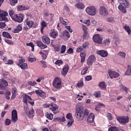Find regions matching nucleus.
<instances>
[{
    "label": "nucleus",
    "instance_id": "obj_1",
    "mask_svg": "<svg viewBox=\"0 0 131 131\" xmlns=\"http://www.w3.org/2000/svg\"><path fill=\"white\" fill-rule=\"evenodd\" d=\"M120 5L118 8L121 13L123 14H126L127 11L126 10V7L129 6V2L127 0H118Z\"/></svg>",
    "mask_w": 131,
    "mask_h": 131
},
{
    "label": "nucleus",
    "instance_id": "obj_2",
    "mask_svg": "<svg viewBox=\"0 0 131 131\" xmlns=\"http://www.w3.org/2000/svg\"><path fill=\"white\" fill-rule=\"evenodd\" d=\"M75 115L79 121H81L84 119L83 115V107L81 105H79L76 107Z\"/></svg>",
    "mask_w": 131,
    "mask_h": 131
},
{
    "label": "nucleus",
    "instance_id": "obj_3",
    "mask_svg": "<svg viewBox=\"0 0 131 131\" xmlns=\"http://www.w3.org/2000/svg\"><path fill=\"white\" fill-rule=\"evenodd\" d=\"M53 85L56 90H60L62 86L61 79L58 77H55L53 82Z\"/></svg>",
    "mask_w": 131,
    "mask_h": 131
},
{
    "label": "nucleus",
    "instance_id": "obj_4",
    "mask_svg": "<svg viewBox=\"0 0 131 131\" xmlns=\"http://www.w3.org/2000/svg\"><path fill=\"white\" fill-rule=\"evenodd\" d=\"M86 13L90 16H95L97 14V9L95 6L87 7L85 9Z\"/></svg>",
    "mask_w": 131,
    "mask_h": 131
},
{
    "label": "nucleus",
    "instance_id": "obj_5",
    "mask_svg": "<svg viewBox=\"0 0 131 131\" xmlns=\"http://www.w3.org/2000/svg\"><path fill=\"white\" fill-rule=\"evenodd\" d=\"M24 110L25 113L29 118H32V117L34 116V110H33L32 108H31V110H29L28 106H27L24 107Z\"/></svg>",
    "mask_w": 131,
    "mask_h": 131
},
{
    "label": "nucleus",
    "instance_id": "obj_6",
    "mask_svg": "<svg viewBox=\"0 0 131 131\" xmlns=\"http://www.w3.org/2000/svg\"><path fill=\"white\" fill-rule=\"evenodd\" d=\"M117 119L121 124L124 125L126 124L129 120L128 117L126 116L118 117Z\"/></svg>",
    "mask_w": 131,
    "mask_h": 131
},
{
    "label": "nucleus",
    "instance_id": "obj_7",
    "mask_svg": "<svg viewBox=\"0 0 131 131\" xmlns=\"http://www.w3.org/2000/svg\"><path fill=\"white\" fill-rule=\"evenodd\" d=\"M50 110H52V111H53V113L54 114H56V113H57V111H58V110L59 109V106H54V105H53V104H51L50 105V104H45L43 105V107L44 108H49V107H50Z\"/></svg>",
    "mask_w": 131,
    "mask_h": 131
},
{
    "label": "nucleus",
    "instance_id": "obj_8",
    "mask_svg": "<svg viewBox=\"0 0 131 131\" xmlns=\"http://www.w3.org/2000/svg\"><path fill=\"white\" fill-rule=\"evenodd\" d=\"M99 13V15H100V16H102V17H105L109 14V12L107 10V9H106L104 6H101L100 7Z\"/></svg>",
    "mask_w": 131,
    "mask_h": 131
},
{
    "label": "nucleus",
    "instance_id": "obj_9",
    "mask_svg": "<svg viewBox=\"0 0 131 131\" xmlns=\"http://www.w3.org/2000/svg\"><path fill=\"white\" fill-rule=\"evenodd\" d=\"M24 19V14H16L14 16V17L12 20H14L16 22H18V23H21L23 22V19Z\"/></svg>",
    "mask_w": 131,
    "mask_h": 131
},
{
    "label": "nucleus",
    "instance_id": "obj_10",
    "mask_svg": "<svg viewBox=\"0 0 131 131\" xmlns=\"http://www.w3.org/2000/svg\"><path fill=\"white\" fill-rule=\"evenodd\" d=\"M9 14L6 11L0 10V21H8V18L6 17Z\"/></svg>",
    "mask_w": 131,
    "mask_h": 131
},
{
    "label": "nucleus",
    "instance_id": "obj_11",
    "mask_svg": "<svg viewBox=\"0 0 131 131\" xmlns=\"http://www.w3.org/2000/svg\"><path fill=\"white\" fill-rule=\"evenodd\" d=\"M96 61V56L94 55H92L88 58L87 60V64L88 66H92L94 63Z\"/></svg>",
    "mask_w": 131,
    "mask_h": 131
},
{
    "label": "nucleus",
    "instance_id": "obj_12",
    "mask_svg": "<svg viewBox=\"0 0 131 131\" xmlns=\"http://www.w3.org/2000/svg\"><path fill=\"white\" fill-rule=\"evenodd\" d=\"M93 40L96 43H102L103 38L98 34L93 36Z\"/></svg>",
    "mask_w": 131,
    "mask_h": 131
},
{
    "label": "nucleus",
    "instance_id": "obj_13",
    "mask_svg": "<svg viewBox=\"0 0 131 131\" xmlns=\"http://www.w3.org/2000/svg\"><path fill=\"white\" fill-rule=\"evenodd\" d=\"M8 86V81L4 79H1L0 80V90L4 91L6 90Z\"/></svg>",
    "mask_w": 131,
    "mask_h": 131
},
{
    "label": "nucleus",
    "instance_id": "obj_14",
    "mask_svg": "<svg viewBox=\"0 0 131 131\" xmlns=\"http://www.w3.org/2000/svg\"><path fill=\"white\" fill-rule=\"evenodd\" d=\"M27 16L28 17L25 20V23L29 28H31V27L34 25V22H33V20H31L30 18H29V17H31V15H27Z\"/></svg>",
    "mask_w": 131,
    "mask_h": 131
},
{
    "label": "nucleus",
    "instance_id": "obj_15",
    "mask_svg": "<svg viewBox=\"0 0 131 131\" xmlns=\"http://www.w3.org/2000/svg\"><path fill=\"white\" fill-rule=\"evenodd\" d=\"M17 120H18L17 111L16 110H14L12 111L11 121H12V122H16Z\"/></svg>",
    "mask_w": 131,
    "mask_h": 131
},
{
    "label": "nucleus",
    "instance_id": "obj_16",
    "mask_svg": "<svg viewBox=\"0 0 131 131\" xmlns=\"http://www.w3.org/2000/svg\"><path fill=\"white\" fill-rule=\"evenodd\" d=\"M108 75L111 78H117L119 76V73L112 71H108Z\"/></svg>",
    "mask_w": 131,
    "mask_h": 131
},
{
    "label": "nucleus",
    "instance_id": "obj_17",
    "mask_svg": "<svg viewBox=\"0 0 131 131\" xmlns=\"http://www.w3.org/2000/svg\"><path fill=\"white\" fill-rule=\"evenodd\" d=\"M42 41L43 43L46 45H50L51 43V39L50 38L47 36H43L42 37Z\"/></svg>",
    "mask_w": 131,
    "mask_h": 131
},
{
    "label": "nucleus",
    "instance_id": "obj_18",
    "mask_svg": "<svg viewBox=\"0 0 131 131\" xmlns=\"http://www.w3.org/2000/svg\"><path fill=\"white\" fill-rule=\"evenodd\" d=\"M97 54L103 57H107V56H108V52L105 50L97 51Z\"/></svg>",
    "mask_w": 131,
    "mask_h": 131
},
{
    "label": "nucleus",
    "instance_id": "obj_19",
    "mask_svg": "<svg viewBox=\"0 0 131 131\" xmlns=\"http://www.w3.org/2000/svg\"><path fill=\"white\" fill-rule=\"evenodd\" d=\"M69 70V67H68V66L67 65L64 66L61 72L62 75H63V76H66V74L68 73Z\"/></svg>",
    "mask_w": 131,
    "mask_h": 131
},
{
    "label": "nucleus",
    "instance_id": "obj_20",
    "mask_svg": "<svg viewBox=\"0 0 131 131\" xmlns=\"http://www.w3.org/2000/svg\"><path fill=\"white\" fill-rule=\"evenodd\" d=\"M40 32L42 33H43V29H45V27H47V25H48V24L46 21L42 20L40 23Z\"/></svg>",
    "mask_w": 131,
    "mask_h": 131
},
{
    "label": "nucleus",
    "instance_id": "obj_21",
    "mask_svg": "<svg viewBox=\"0 0 131 131\" xmlns=\"http://www.w3.org/2000/svg\"><path fill=\"white\" fill-rule=\"evenodd\" d=\"M95 119V115L93 114H90L88 118L87 119V121L89 123H92V122H94V120Z\"/></svg>",
    "mask_w": 131,
    "mask_h": 131
},
{
    "label": "nucleus",
    "instance_id": "obj_22",
    "mask_svg": "<svg viewBox=\"0 0 131 131\" xmlns=\"http://www.w3.org/2000/svg\"><path fill=\"white\" fill-rule=\"evenodd\" d=\"M36 44L37 47H39V48H40V49H42V50L47 49V48H48V46L43 44L41 41H37Z\"/></svg>",
    "mask_w": 131,
    "mask_h": 131
},
{
    "label": "nucleus",
    "instance_id": "obj_23",
    "mask_svg": "<svg viewBox=\"0 0 131 131\" xmlns=\"http://www.w3.org/2000/svg\"><path fill=\"white\" fill-rule=\"evenodd\" d=\"M29 100H32V99H31V97H29V96L28 95H25V96L23 98V102L24 103H25V104H28V103H29Z\"/></svg>",
    "mask_w": 131,
    "mask_h": 131
},
{
    "label": "nucleus",
    "instance_id": "obj_24",
    "mask_svg": "<svg viewBox=\"0 0 131 131\" xmlns=\"http://www.w3.org/2000/svg\"><path fill=\"white\" fill-rule=\"evenodd\" d=\"M35 93L37 95H38L40 97H41V98H45V97H46V93L42 92V91L41 90H36L35 91Z\"/></svg>",
    "mask_w": 131,
    "mask_h": 131
},
{
    "label": "nucleus",
    "instance_id": "obj_25",
    "mask_svg": "<svg viewBox=\"0 0 131 131\" xmlns=\"http://www.w3.org/2000/svg\"><path fill=\"white\" fill-rule=\"evenodd\" d=\"M21 30H22V26L18 25L16 28L13 30V32H14V33H18V32L21 31Z\"/></svg>",
    "mask_w": 131,
    "mask_h": 131
},
{
    "label": "nucleus",
    "instance_id": "obj_26",
    "mask_svg": "<svg viewBox=\"0 0 131 131\" xmlns=\"http://www.w3.org/2000/svg\"><path fill=\"white\" fill-rule=\"evenodd\" d=\"M83 39H85L88 36H89V34L88 33V28L86 27H84L83 28Z\"/></svg>",
    "mask_w": 131,
    "mask_h": 131
},
{
    "label": "nucleus",
    "instance_id": "obj_27",
    "mask_svg": "<svg viewBox=\"0 0 131 131\" xmlns=\"http://www.w3.org/2000/svg\"><path fill=\"white\" fill-rule=\"evenodd\" d=\"M89 68H90V67H84L81 71V74L82 75H85V74H86V73H88V71H89Z\"/></svg>",
    "mask_w": 131,
    "mask_h": 131
},
{
    "label": "nucleus",
    "instance_id": "obj_28",
    "mask_svg": "<svg viewBox=\"0 0 131 131\" xmlns=\"http://www.w3.org/2000/svg\"><path fill=\"white\" fill-rule=\"evenodd\" d=\"M76 8H77L78 9H79L80 10H82L84 8V5H83L82 3L78 2L76 4Z\"/></svg>",
    "mask_w": 131,
    "mask_h": 131
},
{
    "label": "nucleus",
    "instance_id": "obj_29",
    "mask_svg": "<svg viewBox=\"0 0 131 131\" xmlns=\"http://www.w3.org/2000/svg\"><path fill=\"white\" fill-rule=\"evenodd\" d=\"M2 35L4 37H6V38H9L10 39L12 38V36L8 32H3Z\"/></svg>",
    "mask_w": 131,
    "mask_h": 131
},
{
    "label": "nucleus",
    "instance_id": "obj_30",
    "mask_svg": "<svg viewBox=\"0 0 131 131\" xmlns=\"http://www.w3.org/2000/svg\"><path fill=\"white\" fill-rule=\"evenodd\" d=\"M18 66H19L21 69H24L25 70L28 69V64L26 63H24L21 64H18Z\"/></svg>",
    "mask_w": 131,
    "mask_h": 131
},
{
    "label": "nucleus",
    "instance_id": "obj_31",
    "mask_svg": "<svg viewBox=\"0 0 131 131\" xmlns=\"http://www.w3.org/2000/svg\"><path fill=\"white\" fill-rule=\"evenodd\" d=\"M80 56L81 58V62L83 63L85 61V54L84 53H81Z\"/></svg>",
    "mask_w": 131,
    "mask_h": 131
},
{
    "label": "nucleus",
    "instance_id": "obj_32",
    "mask_svg": "<svg viewBox=\"0 0 131 131\" xmlns=\"http://www.w3.org/2000/svg\"><path fill=\"white\" fill-rule=\"evenodd\" d=\"M46 117L48 119H50V120H52L54 118V114H51V113L49 114V113H47L46 115Z\"/></svg>",
    "mask_w": 131,
    "mask_h": 131
},
{
    "label": "nucleus",
    "instance_id": "obj_33",
    "mask_svg": "<svg viewBox=\"0 0 131 131\" xmlns=\"http://www.w3.org/2000/svg\"><path fill=\"white\" fill-rule=\"evenodd\" d=\"M125 75H131V66L128 65L127 66V69L126 72L125 73Z\"/></svg>",
    "mask_w": 131,
    "mask_h": 131
},
{
    "label": "nucleus",
    "instance_id": "obj_34",
    "mask_svg": "<svg viewBox=\"0 0 131 131\" xmlns=\"http://www.w3.org/2000/svg\"><path fill=\"white\" fill-rule=\"evenodd\" d=\"M77 86L78 88H82L83 86V80L80 79L77 83Z\"/></svg>",
    "mask_w": 131,
    "mask_h": 131
},
{
    "label": "nucleus",
    "instance_id": "obj_35",
    "mask_svg": "<svg viewBox=\"0 0 131 131\" xmlns=\"http://www.w3.org/2000/svg\"><path fill=\"white\" fill-rule=\"evenodd\" d=\"M63 36L64 37H67V38L68 39V38H70V33H69V32L67 31V30H65V31L63 32Z\"/></svg>",
    "mask_w": 131,
    "mask_h": 131
},
{
    "label": "nucleus",
    "instance_id": "obj_36",
    "mask_svg": "<svg viewBox=\"0 0 131 131\" xmlns=\"http://www.w3.org/2000/svg\"><path fill=\"white\" fill-rule=\"evenodd\" d=\"M123 28L127 32L128 34H130L131 33V30L130 27L129 26H124Z\"/></svg>",
    "mask_w": 131,
    "mask_h": 131
},
{
    "label": "nucleus",
    "instance_id": "obj_37",
    "mask_svg": "<svg viewBox=\"0 0 131 131\" xmlns=\"http://www.w3.org/2000/svg\"><path fill=\"white\" fill-rule=\"evenodd\" d=\"M17 3L18 0H9V5H10V6H14Z\"/></svg>",
    "mask_w": 131,
    "mask_h": 131
},
{
    "label": "nucleus",
    "instance_id": "obj_38",
    "mask_svg": "<svg viewBox=\"0 0 131 131\" xmlns=\"http://www.w3.org/2000/svg\"><path fill=\"white\" fill-rule=\"evenodd\" d=\"M110 42H111L110 39L106 38L105 40H103L102 43L104 45V46H109Z\"/></svg>",
    "mask_w": 131,
    "mask_h": 131
},
{
    "label": "nucleus",
    "instance_id": "obj_39",
    "mask_svg": "<svg viewBox=\"0 0 131 131\" xmlns=\"http://www.w3.org/2000/svg\"><path fill=\"white\" fill-rule=\"evenodd\" d=\"M17 11H24L27 10V8L23 6H18L17 8Z\"/></svg>",
    "mask_w": 131,
    "mask_h": 131
},
{
    "label": "nucleus",
    "instance_id": "obj_40",
    "mask_svg": "<svg viewBox=\"0 0 131 131\" xmlns=\"http://www.w3.org/2000/svg\"><path fill=\"white\" fill-rule=\"evenodd\" d=\"M99 86L100 88V89H102L103 90H104V89H106V84H105V82H101L99 84Z\"/></svg>",
    "mask_w": 131,
    "mask_h": 131
},
{
    "label": "nucleus",
    "instance_id": "obj_41",
    "mask_svg": "<svg viewBox=\"0 0 131 131\" xmlns=\"http://www.w3.org/2000/svg\"><path fill=\"white\" fill-rule=\"evenodd\" d=\"M9 15L10 16V17H11L12 20L14 19V18L15 17V16L16 15L14 13V11L13 10H10L9 12Z\"/></svg>",
    "mask_w": 131,
    "mask_h": 131
},
{
    "label": "nucleus",
    "instance_id": "obj_42",
    "mask_svg": "<svg viewBox=\"0 0 131 131\" xmlns=\"http://www.w3.org/2000/svg\"><path fill=\"white\" fill-rule=\"evenodd\" d=\"M64 62L62 60H57L55 61V64L58 65V66H61V65H63Z\"/></svg>",
    "mask_w": 131,
    "mask_h": 131
},
{
    "label": "nucleus",
    "instance_id": "obj_43",
    "mask_svg": "<svg viewBox=\"0 0 131 131\" xmlns=\"http://www.w3.org/2000/svg\"><path fill=\"white\" fill-rule=\"evenodd\" d=\"M58 35V32H52L50 33V36H52L53 38H56Z\"/></svg>",
    "mask_w": 131,
    "mask_h": 131
},
{
    "label": "nucleus",
    "instance_id": "obj_44",
    "mask_svg": "<svg viewBox=\"0 0 131 131\" xmlns=\"http://www.w3.org/2000/svg\"><path fill=\"white\" fill-rule=\"evenodd\" d=\"M26 46L28 47H31L32 48V51H34V44L33 42L27 43Z\"/></svg>",
    "mask_w": 131,
    "mask_h": 131
},
{
    "label": "nucleus",
    "instance_id": "obj_45",
    "mask_svg": "<svg viewBox=\"0 0 131 131\" xmlns=\"http://www.w3.org/2000/svg\"><path fill=\"white\" fill-rule=\"evenodd\" d=\"M60 51L61 54H64V53L66 52V46L64 45L62 46L60 48Z\"/></svg>",
    "mask_w": 131,
    "mask_h": 131
},
{
    "label": "nucleus",
    "instance_id": "obj_46",
    "mask_svg": "<svg viewBox=\"0 0 131 131\" xmlns=\"http://www.w3.org/2000/svg\"><path fill=\"white\" fill-rule=\"evenodd\" d=\"M66 117L68 119H69L70 120H74V119H73V117H72V114H71V113H68L66 115Z\"/></svg>",
    "mask_w": 131,
    "mask_h": 131
},
{
    "label": "nucleus",
    "instance_id": "obj_47",
    "mask_svg": "<svg viewBox=\"0 0 131 131\" xmlns=\"http://www.w3.org/2000/svg\"><path fill=\"white\" fill-rule=\"evenodd\" d=\"M60 21L62 24H63V25H67V20L64 19L63 17L60 18Z\"/></svg>",
    "mask_w": 131,
    "mask_h": 131
},
{
    "label": "nucleus",
    "instance_id": "obj_48",
    "mask_svg": "<svg viewBox=\"0 0 131 131\" xmlns=\"http://www.w3.org/2000/svg\"><path fill=\"white\" fill-rule=\"evenodd\" d=\"M118 55H119V56H120V57H121L123 59H124L125 58V56H126V54H125V53H124L123 52H119L118 53Z\"/></svg>",
    "mask_w": 131,
    "mask_h": 131
},
{
    "label": "nucleus",
    "instance_id": "obj_49",
    "mask_svg": "<svg viewBox=\"0 0 131 131\" xmlns=\"http://www.w3.org/2000/svg\"><path fill=\"white\" fill-rule=\"evenodd\" d=\"M120 88L121 90H122V91H124V92H125L126 93H127V91H128V90L127 89V88H126V86L123 85H121L120 86Z\"/></svg>",
    "mask_w": 131,
    "mask_h": 131
},
{
    "label": "nucleus",
    "instance_id": "obj_50",
    "mask_svg": "<svg viewBox=\"0 0 131 131\" xmlns=\"http://www.w3.org/2000/svg\"><path fill=\"white\" fill-rule=\"evenodd\" d=\"M89 113L90 111L88 110V109H85V110H83V115L84 116V117H85V116H88Z\"/></svg>",
    "mask_w": 131,
    "mask_h": 131
},
{
    "label": "nucleus",
    "instance_id": "obj_51",
    "mask_svg": "<svg viewBox=\"0 0 131 131\" xmlns=\"http://www.w3.org/2000/svg\"><path fill=\"white\" fill-rule=\"evenodd\" d=\"M108 131H119V130L116 127H110L108 128Z\"/></svg>",
    "mask_w": 131,
    "mask_h": 131
},
{
    "label": "nucleus",
    "instance_id": "obj_52",
    "mask_svg": "<svg viewBox=\"0 0 131 131\" xmlns=\"http://www.w3.org/2000/svg\"><path fill=\"white\" fill-rule=\"evenodd\" d=\"M94 95L95 97H96V98H100V97H101V92H95Z\"/></svg>",
    "mask_w": 131,
    "mask_h": 131
},
{
    "label": "nucleus",
    "instance_id": "obj_53",
    "mask_svg": "<svg viewBox=\"0 0 131 131\" xmlns=\"http://www.w3.org/2000/svg\"><path fill=\"white\" fill-rule=\"evenodd\" d=\"M107 2V7H109L110 6H112L113 5V3H114V0H106Z\"/></svg>",
    "mask_w": 131,
    "mask_h": 131
},
{
    "label": "nucleus",
    "instance_id": "obj_54",
    "mask_svg": "<svg viewBox=\"0 0 131 131\" xmlns=\"http://www.w3.org/2000/svg\"><path fill=\"white\" fill-rule=\"evenodd\" d=\"M28 84H29V85H31L32 86H33L34 85H35V84H37L35 81H28Z\"/></svg>",
    "mask_w": 131,
    "mask_h": 131
},
{
    "label": "nucleus",
    "instance_id": "obj_55",
    "mask_svg": "<svg viewBox=\"0 0 131 131\" xmlns=\"http://www.w3.org/2000/svg\"><path fill=\"white\" fill-rule=\"evenodd\" d=\"M102 106H104V104L102 103H99L97 105V106L95 107V110H96V111H100V109H99V108H101Z\"/></svg>",
    "mask_w": 131,
    "mask_h": 131
},
{
    "label": "nucleus",
    "instance_id": "obj_56",
    "mask_svg": "<svg viewBox=\"0 0 131 131\" xmlns=\"http://www.w3.org/2000/svg\"><path fill=\"white\" fill-rule=\"evenodd\" d=\"M5 42H6V43H8V45H10L11 46L14 45V42L12 41H11L10 40H9V39H6Z\"/></svg>",
    "mask_w": 131,
    "mask_h": 131
},
{
    "label": "nucleus",
    "instance_id": "obj_57",
    "mask_svg": "<svg viewBox=\"0 0 131 131\" xmlns=\"http://www.w3.org/2000/svg\"><path fill=\"white\" fill-rule=\"evenodd\" d=\"M39 54L41 55L43 60H46L47 59V55L46 54L42 53V52H40Z\"/></svg>",
    "mask_w": 131,
    "mask_h": 131
},
{
    "label": "nucleus",
    "instance_id": "obj_58",
    "mask_svg": "<svg viewBox=\"0 0 131 131\" xmlns=\"http://www.w3.org/2000/svg\"><path fill=\"white\" fill-rule=\"evenodd\" d=\"M106 21L107 22H114V17H107L106 18Z\"/></svg>",
    "mask_w": 131,
    "mask_h": 131
},
{
    "label": "nucleus",
    "instance_id": "obj_59",
    "mask_svg": "<svg viewBox=\"0 0 131 131\" xmlns=\"http://www.w3.org/2000/svg\"><path fill=\"white\" fill-rule=\"evenodd\" d=\"M85 80H86L87 81H89V80H92V79H93V77H92V76L90 75V76H87L85 77Z\"/></svg>",
    "mask_w": 131,
    "mask_h": 131
},
{
    "label": "nucleus",
    "instance_id": "obj_60",
    "mask_svg": "<svg viewBox=\"0 0 131 131\" xmlns=\"http://www.w3.org/2000/svg\"><path fill=\"white\" fill-rule=\"evenodd\" d=\"M83 47H78V48H77L76 49V52L77 53H80V52H81V51H82L83 50Z\"/></svg>",
    "mask_w": 131,
    "mask_h": 131
},
{
    "label": "nucleus",
    "instance_id": "obj_61",
    "mask_svg": "<svg viewBox=\"0 0 131 131\" xmlns=\"http://www.w3.org/2000/svg\"><path fill=\"white\" fill-rule=\"evenodd\" d=\"M5 124L6 125H10V124H11V120L7 119L6 120Z\"/></svg>",
    "mask_w": 131,
    "mask_h": 131
},
{
    "label": "nucleus",
    "instance_id": "obj_62",
    "mask_svg": "<svg viewBox=\"0 0 131 131\" xmlns=\"http://www.w3.org/2000/svg\"><path fill=\"white\" fill-rule=\"evenodd\" d=\"M12 94H17V88L13 87L11 90Z\"/></svg>",
    "mask_w": 131,
    "mask_h": 131
},
{
    "label": "nucleus",
    "instance_id": "obj_63",
    "mask_svg": "<svg viewBox=\"0 0 131 131\" xmlns=\"http://www.w3.org/2000/svg\"><path fill=\"white\" fill-rule=\"evenodd\" d=\"M89 42H85L83 45H82V47L84 49H85L89 47Z\"/></svg>",
    "mask_w": 131,
    "mask_h": 131
},
{
    "label": "nucleus",
    "instance_id": "obj_64",
    "mask_svg": "<svg viewBox=\"0 0 131 131\" xmlns=\"http://www.w3.org/2000/svg\"><path fill=\"white\" fill-rule=\"evenodd\" d=\"M6 23L4 22H0V28H5L6 27Z\"/></svg>",
    "mask_w": 131,
    "mask_h": 131
}]
</instances>
